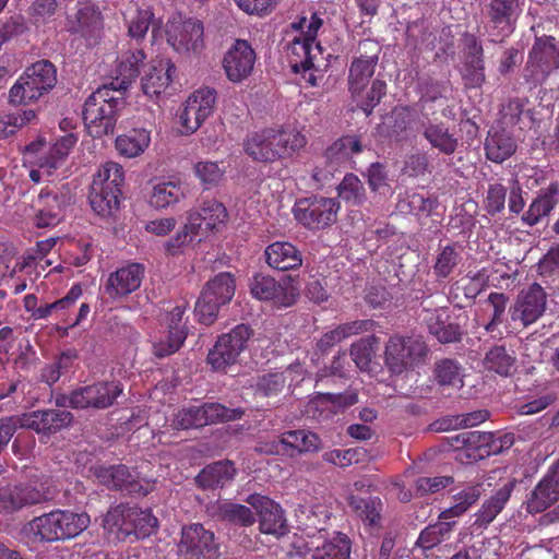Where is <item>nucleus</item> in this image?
Wrapping results in <instances>:
<instances>
[{
    "label": "nucleus",
    "mask_w": 559,
    "mask_h": 559,
    "mask_svg": "<svg viewBox=\"0 0 559 559\" xmlns=\"http://www.w3.org/2000/svg\"><path fill=\"white\" fill-rule=\"evenodd\" d=\"M242 411L227 408L219 403H205L199 406H190L179 411L171 423L175 429L199 428L218 421H228L240 418Z\"/></svg>",
    "instance_id": "obj_14"
},
{
    "label": "nucleus",
    "mask_w": 559,
    "mask_h": 559,
    "mask_svg": "<svg viewBox=\"0 0 559 559\" xmlns=\"http://www.w3.org/2000/svg\"><path fill=\"white\" fill-rule=\"evenodd\" d=\"M17 421L21 428L51 435L67 427L72 421V414L64 409L34 411L22 414Z\"/></svg>",
    "instance_id": "obj_26"
},
{
    "label": "nucleus",
    "mask_w": 559,
    "mask_h": 559,
    "mask_svg": "<svg viewBox=\"0 0 559 559\" xmlns=\"http://www.w3.org/2000/svg\"><path fill=\"white\" fill-rule=\"evenodd\" d=\"M427 347L420 336L390 337L385 345L384 361L392 373L400 374L424 362Z\"/></svg>",
    "instance_id": "obj_10"
},
{
    "label": "nucleus",
    "mask_w": 559,
    "mask_h": 559,
    "mask_svg": "<svg viewBox=\"0 0 559 559\" xmlns=\"http://www.w3.org/2000/svg\"><path fill=\"white\" fill-rule=\"evenodd\" d=\"M151 141V130L133 128L116 138L115 147L120 156L135 158L148 148Z\"/></svg>",
    "instance_id": "obj_38"
},
{
    "label": "nucleus",
    "mask_w": 559,
    "mask_h": 559,
    "mask_svg": "<svg viewBox=\"0 0 559 559\" xmlns=\"http://www.w3.org/2000/svg\"><path fill=\"white\" fill-rule=\"evenodd\" d=\"M537 272L543 277L559 275V245L552 246L539 260Z\"/></svg>",
    "instance_id": "obj_64"
},
{
    "label": "nucleus",
    "mask_w": 559,
    "mask_h": 559,
    "mask_svg": "<svg viewBox=\"0 0 559 559\" xmlns=\"http://www.w3.org/2000/svg\"><path fill=\"white\" fill-rule=\"evenodd\" d=\"M167 43L185 58L199 57L204 48V27L197 19L174 17L167 24Z\"/></svg>",
    "instance_id": "obj_12"
},
{
    "label": "nucleus",
    "mask_w": 559,
    "mask_h": 559,
    "mask_svg": "<svg viewBox=\"0 0 559 559\" xmlns=\"http://www.w3.org/2000/svg\"><path fill=\"white\" fill-rule=\"evenodd\" d=\"M123 182L122 166L116 162L105 163L92 182L90 204L93 211L100 216L112 215L119 209Z\"/></svg>",
    "instance_id": "obj_7"
},
{
    "label": "nucleus",
    "mask_w": 559,
    "mask_h": 559,
    "mask_svg": "<svg viewBox=\"0 0 559 559\" xmlns=\"http://www.w3.org/2000/svg\"><path fill=\"white\" fill-rule=\"evenodd\" d=\"M322 26V20L312 14L310 19L300 17L290 25L292 38L288 39L285 50L293 72L300 73L302 80L310 86L318 85L328 67L317 35Z\"/></svg>",
    "instance_id": "obj_1"
},
{
    "label": "nucleus",
    "mask_w": 559,
    "mask_h": 559,
    "mask_svg": "<svg viewBox=\"0 0 559 559\" xmlns=\"http://www.w3.org/2000/svg\"><path fill=\"white\" fill-rule=\"evenodd\" d=\"M340 204L335 199L314 197L295 203L294 216L309 229H321L336 221Z\"/></svg>",
    "instance_id": "obj_15"
},
{
    "label": "nucleus",
    "mask_w": 559,
    "mask_h": 559,
    "mask_svg": "<svg viewBox=\"0 0 559 559\" xmlns=\"http://www.w3.org/2000/svg\"><path fill=\"white\" fill-rule=\"evenodd\" d=\"M280 444L288 447L299 453L316 452L321 448V441L318 435L305 429L284 432L281 437Z\"/></svg>",
    "instance_id": "obj_49"
},
{
    "label": "nucleus",
    "mask_w": 559,
    "mask_h": 559,
    "mask_svg": "<svg viewBox=\"0 0 559 559\" xmlns=\"http://www.w3.org/2000/svg\"><path fill=\"white\" fill-rule=\"evenodd\" d=\"M216 98L217 94L214 88L202 87L191 93L185 104L190 107L189 112L200 117L204 122L213 114Z\"/></svg>",
    "instance_id": "obj_51"
},
{
    "label": "nucleus",
    "mask_w": 559,
    "mask_h": 559,
    "mask_svg": "<svg viewBox=\"0 0 559 559\" xmlns=\"http://www.w3.org/2000/svg\"><path fill=\"white\" fill-rule=\"evenodd\" d=\"M157 523L151 510L120 504L107 512L103 526L109 538L124 540L132 535L135 538L150 536L155 532Z\"/></svg>",
    "instance_id": "obj_4"
},
{
    "label": "nucleus",
    "mask_w": 559,
    "mask_h": 559,
    "mask_svg": "<svg viewBox=\"0 0 559 559\" xmlns=\"http://www.w3.org/2000/svg\"><path fill=\"white\" fill-rule=\"evenodd\" d=\"M435 374L438 383L442 386L461 389L463 386V374L457 362L451 359H443L436 365Z\"/></svg>",
    "instance_id": "obj_56"
},
{
    "label": "nucleus",
    "mask_w": 559,
    "mask_h": 559,
    "mask_svg": "<svg viewBox=\"0 0 559 559\" xmlns=\"http://www.w3.org/2000/svg\"><path fill=\"white\" fill-rule=\"evenodd\" d=\"M95 475L99 483L108 488L126 490L129 493L147 495L153 489L151 483H147L145 487L139 485L124 465L98 467Z\"/></svg>",
    "instance_id": "obj_29"
},
{
    "label": "nucleus",
    "mask_w": 559,
    "mask_h": 559,
    "mask_svg": "<svg viewBox=\"0 0 559 559\" xmlns=\"http://www.w3.org/2000/svg\"><path fill=\"white\" fill-rule=\"evenodd\" d=\"M515 361L514 353L499 345L492 347L486 354L484 362L488 370L508 377L515 370Z\"/></svg>",
    "instance_id": "obj_52"
},
{
    "label": "nucleus",
    "mask_w": 559,
    "mask_h": 559,
    "mask_svg": "<svg viewBox=\"0 0 559 559\" xmlns=\"http://www.w3.org/2000/svg\"><path fill=\"white\" fill-rule=\"evenodd\" d=\"M546 293L539 284H533L527 289L522 290L510 308V317L514 322H520L523 326L535 323L545 312Z\"/></svg>",
    "instance_id": "obj_22"
},
{
    "label": "nucleus",
    "mask_w": 559,
    "mask_h": 559,
    "mask_svg": "<svg viewBox=\"0 0 559 559\" xmlns=\"http://www.w3.org/2000/svg\"><path fill=\"white\" fill-rule=\"evenodd\" d=\"M57 82L55 66L47 60L38 61L26 68L10 88L9 98L14 105H23L39 99Z\"/></svg>",
    "instance_id": "obj_9"
},
{
    "label": "nucleus",
    "mask_w": 559,
    "mask_h": 559,
    "mask_svg": "<svg viewBox=\"0 0 559 559\" xmlns=\"http://www.w3.org/2000/svg\"><path fill=\"white\" fill-rule=\"evenodd\" d=\"M154 19L150 8H136L124 13V21L128 25V35L133 39H143Z\"/></svg>",
    "instance_id": "obj_53"
},
{
    "label": "nucleus",
    "mask_w": 559,
    "mask_h": 559,
    "mask_svg": "<svg viewBox=\"0 0 559 559\" xmlns=\"http://www.w3.org/2000/svg\"><path fill=\"white\" fill-rule=\"evenodd\" d=\"M276 141V153L280 158L292 157L294 154L301 151L306 144L307 139L305 134L296 127L287 126L282 128H273Z\"/></svg>",
    "instance_id": "obj_43"
},
{
    "label": "nucleus",
    "mask_w": 559,
    "mask_h": 559,
    "mask_svg": "<svg viewBox=\"0 0 559 559\" xmlns=\"http://www.w3.org/2000/svg\"><path fill=\"white\" fill-rule=\"evenodd\" d=\"M273 128H266L250 133L243 144L245 152L254 160L272 163L278 159L276 141Z\"/></svg>",
    "instance_id": "obj_31"
},
{
    "label": "nucleus",
    "mask_w": 559,
    "mask_h": 559,
    "mask_svg": "<svg viewBox=\"0 0 559 559\" xmlns=\"http://www.w3.org/2000/svg\"><path fill=\"white\" fill-rule=\"evenodd\" d=\"M454 440L456 442L455 449L477 450V456L480 459L496 454L504 448H510L513 443V438L509 435L497 437L492 432L480 431H463L457 433Z\"/></svg>",
    "instance_id": "obj_25"
},
{
    "label": "nucleus",
    "mask_w": 559,
    "mask_h": 559,
    "mask_svg": "<svg viewBox=\"0 0 559 559\" xmlns=\"http://www.w3.org/2000/svg\"><path fill=\"white\" fill-rule=\"evenodd\" d=\"M559 194V185L550 183L530 204L528 210L523 214L522 221L527 226H535L544 217L548 216L557 204V195Z\"/></svg>",
    "instance_id": "obj_37"
},
{
    "label": "nucleus",
    "mask_w": 559,
    "mask_h": 559,
    "mask_svg": "<svg viewBox=\"0 0 559 559\" xmlns=\"http://www.w3.org/2000/svg\"><path fill=\"white\" fill-rule=\"evenodd\" d=\"M251 331L246 324H238L229 333L218 337L214 347L207 355V362L214 370H224L227 366L236 362L246 344Z\"/></svg>",
    "instance_id": "obj_17"
},
{
    "label": "nucleus",
    "mask_w": 559,
    "mask_h": 559,
    "mask_svg": "<svg viewBox=\"0 0 559 559\" xmlns=\"http://www.w3.org/2000/svg\"><path fill=\"white\" fill-rule=\"evenodd\" d=\"M488 159L502 163L516 150V144L511 134L504 129L491 128L485 143Z\"/></svg>",
    "instance_id": "obj_39"
},
{
    "label": "nucleus",
    "mask_w": 559,
    "mask_h": 559,
    "mask_svg": "<svg viewBox=\"0 0 559 559\" xmlns=\"http://www.w3.org/2000/svg\"><path fill=\"white\" fill-rule=\"evenodd\" d=\"M210 512L218 520L235 525L249 526L255 522V515L249 507L228 500L217 501L212 504Z\"/></svg>",
    "instance_id": "obj_40"
},
{
    "label": "nucleus",
    "mask_w": 559,
    "mask_h": 559,
    "mask_svg": "<svg viewBox=\"0 0 559 559\" xmlns=\"http://www.w3.org/2000/svg\"><path fill=\"white\" fill-rule=\"evenodd\" d=\"M193 171L200 182L209 189L219 183L225 174V168L217 162L201 160L194 164Z\"/></svg>",
    "instance_id": "obj_58"
},
{
    "label": "nucleus",
    "mask_w": 559,
    "mask_h": 559,
    "mask_svg": "<svg viewBox=\"0 0 559 559\" xmlns=\"http://www.w3.org/2000/svg\"><path fill=\"white\" fill-rule=\"evenodd\" d=\"M76 141L78 138L69 133L58 139L52 145H48L43 140L28 144L25 158L27 163L34 166L29 170L31 179L38 183L43 177L50 176L64 162Z\"/></svg>",
    "instance_id": "obj_8"
},
{
    "label": "nucleus",
    "mask_w": 559,
    "mask_h": 559,
    "mask_svg": "<svg viewBox=\"0 0 559 559\" xmlns=\"http://www.w3.org/2000/svg\"><path fill=\"white\" fill-rule=\"evenodd\" d=\"M557 500H559L558 489L546 477H543L527 500L526 509L530 513L536 514L545 511Z\"/></svg>",
    "instance_id": "obj_50"
},
{
    "label": "nucleus",
    "mask_w": 559,
    "mask_h": 559,
    "mask_svg": "<svg viewBox=\"0 0 559 559\" xmlns=\"http://www.w3.org/2000/svg\"><path fill=\"white\" fill-rule=\"evenodd\" d=\"M123 392L122 385L117 381L98 382L81 386L70 394H62L57 397L56 403L61 407L72 408H107Z\"/></svg>",
    "instance_id": "obj_11"
},
{
    "label": "nucleus",
    "mask_w": 559,
    "mask_h": 559,
    "mask_svg": "<svg viewBox=\"0 0 559 559\" xmlns=\"http://www.w3.org/2000/svg\"><path fill=\"white\" fill-rule=\"evenodd\" d=\"M176 75V66L168 58L152 60L141 76V91L153 102L170 94Z\"/></svg>",
    "instance_id": "obj_18"
},
{
    "label": "nucleus",
    "mask_w": 559,
    "mask_h": 559,
    "mask_svg": "<svg viewBox=\"0 0 559 559\" xmlns=\"http://www.w3.org/2000/svg\"><path fill=\"white\" fill-rule=\"evenodd\" d=\"M423 135L433 148L445 155H452L459 145L457 136L443 122H428L424 127Z\"/></svg>",
    "instance_id": "obj_41"
},
{
    "label": "nucleus",
    "mask_w": 559,
    "mask_h": 559,
    "mask_svg": "<svg viewBox=\"0 0 559 559\" xmlns=\"http://www.w3.org/2000/svg\"><path fill=\"white\" fill-rule=\"evenodd\" d=\"M236 469L230 461H219L204 467L197 476L203 488L223 487L234 479Z\"/></svg>",
    "instance_id": "obj_45"
},
{
    "label": "nucleus",
    "mask_w": 559,
    "mask_h": 559,
    "mask_svg": "<svg viewBox=\"0 0 559 559\" xmlns=\"http://www.w3.org/2000/svg\"><path fill=\"white\" fill-rule=\"evenodd\" d=\"M198 216V233L200 236H206L210 233L218 231L227 221V211L223 203L216 200H206L200 209L188 212L187 217Z\"/></svg>",
    "instance_id": "obj_32"
},
{
    "label": "nucleus",
    "mask_w": 559,
    "mask_h": 559,
    "mask_svg": "<svg viewBox=\"0 0 559 559\" xmlns=\"http://www.w3.org/2000/svg\"><path fill=\"white\" fill-rule=\"evenodd\" d=\"M365 453L366 451L364 448L332 450L323 454V460L328 463L345 467L361 462Z\"/></svg>",
    "instance_id": "obj_62"
},
{
    "label": "nucleus",
    "mask_w": 559,
    "mask_h": 559,
    "mask_svg": "<svg viewBox=\"0 0 559 559\" xmlns=\"http://www.w3.org/2000/svg\"><path fill=\"white\" fill-rule=\"evenodd\" d=\"M186 198L185 186L175 180H160L152 185L148 204L155 210H165Z\"/></svg>",
    "instance_id": "obj_35"
},
{
    "label": "nucleus",
    "mask_w": 559,
    "mask_h": 559,
    "mask_svg": "<svg viewBox=\"0 0 559 559\" xmlns=\"http://www.w3.org/2000/svg\"><path fill=\"white\" fill-rule=\"evenodd\" d=\"M247 502L254 508L259 515V526L263 534L283 536L287 533V524L281 506L267 497L250 495Z\"/></svg>",
    "instance_id": "obj_24"
},
{
    "label": "nucleus",
    "mask_w": 559,
    "mask_h": 559,
    "mask_svg": "<svg viewBox=\"0 0 559 559\" xmlns=\"http://www.w3.org/2000/svg\"><path fill=\"white\" fill-rule=\"evenodd\" d=\"M461 260L460 252L455 246L448 245L443 247L436 257L433 264V274L438 280L449 277Z\"/></svg>",
    "instance_id": "obj_55"
},
{
    "label": "nucleus",
    "mask_w": 559,
    "mask_h": 559,
    "mask_svg": "<svg viewBox=\"0 0 559 559\" xmlns=\"http://www.w3.org/2000/svg\"><path fill=\"white\" fill-rule=\"evenodd\" d=\"M178 549L186 559H215L217 557L214 534L201 524H191L182 528Z\"/></svg>",
    "instance_id": "obj_20"
},
{
    "label": "nucleus",
    "mask_w": 559,
    "mask_h": 559,
    "mask_svg": "<svg viewBox=\"0 0 559 559\" xmlns=\"http://www.w3.org/2000/svg\"><path fill=\"white\" fill-rule=\"evenodd\" d=\"M466 53L464 78L466 84L472 87L480 86L485 81L483 48L473 35L463 38Z\"/></svg>",
    "instance_id": "obj_36"
},
{
    "label": "nucleus",
    "mask_w": 559,
    "mask_h": 559,
    "mask_svg": "<svg viewBox=\"0 0 559 559\" xmlns=\"http://www.w3.org/2000/svg\"><path fill=\"white\" fill-rule=\"evenodd\" d=\"M362 152L360 139L356 135H346L333 142L325 152L330 164L340 166L354 155Z\"/></svg>",
    "instance_id": "obj_47"
},
{
    "label": "nucleus",
    "mask_w": 559,
    "mask_h": 559,
    "mask_svg": "<svg viewBox=\"0 0 559 559\" xmlns=\"http://www.w3.org/2000/svg\"><path fill=\"white\" fill-rule=\"evenodd\" d=\"M222 305L217 301L211 300L205 295L201 294L194 308V313L198 321L202 324L210 325L216 318Z\"/></svg>",
    "instance_id": "obj_63"
},
{
    "label": "nucleus",
    "mask_w": 559,
    "mask_h": 559,
    "mask_svg": "<svg viewBox=\"0 0 559 559\" xmlns=\"http://www.w3.org/2000/svg\"><path fill=\"white\" fill-rule=\"evenodd\" d=\"M236 292V281L231 273L221 272L206 282L201 294L221 305L228 304Z\"/></svg>",
    "instance_id": "obj_44"
},
{
    "label": "nucleus",
    "mask_w": 559,
    "mask_h": 559,
    "mask_svg": "<svg viewBox=\"0 0 559 559\" xmlns=\"http://www.w3.org/2000/svg\"><path fill=\"white\" fill-rule=\"evenodd\" d=\"M50 493L32 485H0V513L10 514L49 499Z\"/></svg>",
    "instance_id": "obj_23"
},
{
    "label": "nucleus",
    "mask_w": 559,
    "mask_h": 559,
    "mask_svg": "<svg viewBox=\"0 0 559 559\" xmlns=\"http://www.w3.org/2000/svg\"><path fill=\"white\" fill-rule=\"evenodd\" d=\"M512 486L504 485L498 489L489 499L484 501L480 509L476 513L475 524L486 527L502 511L509 501Z\"/></svg>",
    "instance_id": "obj_46"
},
{
    "label": "nucleus",
    "mask_w": 559,
    "mask_h": 559,
    "mask_svg": "<svg viewBox=\"0 0 559 559\" xmlns=\"http://www.w3.org/2000/svg\"><path fill=\"white\" fill-rule=\"evenodd\" d=\"M67 205L68 199L66 195L41 191L34 203V224L39 228L58 225L63 218Z\"/></svg>",
    "instance_id": "obj_27"
},
{
    "label": "nucleus",
    "mask_w": 559,
    "mask_h": 559,
    "mask_svg": "<svg viewBox=\"0 0 559 559\" xmlns=\"http://www.w3.org/2000/svg\"><path fill=\"white\" fill-rule=\"evenodd\" d=\"M185 307L176 306L169 314V324L166 335L155 337L153 350L155 356L163 358L176 353L187 337L185 325L181 324Z\"/></svg>",
    "instance_id": "obj_28"
},
{
    "label": "nucleus",
    "mask_w": 559,
    "mask_h": 559,
    "mask_svg": "<svg viewBox=\"0 0 559 559\" xmlns=\"http://www.w3.org/2000/svg\"><path fill=\"white\" fill-rule=\"evenodd\" d=\"M257 53L245 39H236L222 59V68L231 83H242L253 72Z\"/></svg>",
    "instance_id": "obj_19"
},
{
    "label": "nucleus",
    "mask_w": 559,
    "mask_h": 559,
    "mask_svg": "<svg viewBox=\"0 0 559 559\" xmlns=\"http://www.w3.org/2000/svg\"><path fill=\"white\" fill-rule=\"evenodd\" d=\"M145 55L141 49L129 50L122 53L117 60L116 76L108 86L121 94L133 80L139 75L140 64L143 63Z\"/></svg>",
    "instance_id": "obj_33"
},
{
    "label": "nucleus",
    "mask_w": 559,
    "mask_h": 559,
    "mask_svg": "<svg viewBox=\"0 0 559 559\" xmlns=\"http://www.w3.org/2000/svg\"><path fill=\"white\" fill-rule=\"evenodd\" d=\"M269 266L280 271L294 270L302 264L301 252L288 241H275L264 251Z\"/></svg>",
    "instance_id": "obj_34"
},
{
    "label": "nucleus",
    "mask_w": 559,
    "mask_h": 559,
    "mask_svg": "<svg viewBox=\"0 0 559 559\" xmlns=\"http://www.w3.org/2000/svg\"><path fill=\"white\" fill-rule=\"evenodd\" d=\"M378 338L374 335L360 338L350 347V356L360 370H368Z\"/></svg>",
    "instance_id": "obj_59"
},
{
    "label": "nucleus",
    "mask_w": 559,
    "mask_h": 559,
    "mask_svg": "<svg viewBox=\"0 0 559 559\" xmlns=\"http://www.w3.org/2000/svg\"><path fill=\"white\" fill-rule=\"evenodd\" d=\"M338 197L350 205H360L366 201V190L361 180L354 174H347L337 186Z\"/></svg>",
    "instance_id": "obj_54"
},
{
    "label": "nucleus",
    "mask_w": 559,
    "mask_h": 559,
    "mask_svg": "<svg viewBox=\"0 0 559 559\" xmlns=\"http://www.w3.org/2000/svg\"><path fill=\"white\" fill-rule=\"evenodd\" d=\"M299 528L309 538L304 546L306 559H349L350 542L345 534L335 533L332 537H326L324 525L330 519L329 511L322 506L308 508L299 507L296 511Z\"/></svg>",
    "instance_id": "obj_2"
},
{
    "label": "nucleus",
    "mask_w": 559,
    "mask_h": 559,
    "mask_svg": "<svg viewBox=\"0 0 559 559\" xmlns=\"http://www.w3.org/2000/svg\"><path fill=\"white\" fill-rule=\"evenodd\" d=\"M558 69L559 43L551 36L536 38L526 66L527 78L535 83H542Z\"/></svg>",
    "instance_id": "obj_16"
},
{
    "label": "nucleus",
    "mask_w": 559,
    "mask_h": 559,
    "mask_svg": "<svg viewBox=\"0 0 559 559\" xmlns=\"http://www.w3.org/2000/svg\"><path fill=\"white\" fill-rule=\"evenodd\" d=\"M522 9L520 0H491L489 16L493 28L497 29L495 40H501L509 36L514 29V22Z\"/></svg>",
    "instance_id": "obj_30"
},
{
    "label": "nucleus",
    "mask_w": 559,
    "mask_h": 559,
    "mask_svg": "<svg viewBox=\"0 0 559 559\" xmlns=\"http://www.w3.org/2000/svg\"><path fill=\"white\" fill-rule=\"evenodd\" d=\"M253 298L269 301L277 308H287L296 302L298 288L289 276L275 280L271 275L254 274L249 283Z\"/></svg>",
    "instance_id": "obj_13"
},
{
    "label": "nucleus",
    "mask_w": 559,
    "mask_h": 559,
    "mask_svg": "<svg viewBox=\"0 0 559 559\" xmlns=\"http://www.w3.org/2000/svg\"><path fill=\"white\" fill-rule=\"evenodd\" d=\"M358 50L361 55L349 67L348 88L357 107L369 116L384 96L386 84L384 81L373 80L366 91L378 64L380 47L373 40H364L359 43Z\"/></svg>",
    "instance_id": "obj_3"
},
{
    "label": "nucleus",
    "mask_w": 559,
    "mask_h": 559,
    "mask_svg": "<svg viewBox=\"0 0 559 559\" xmlns=\"http://www.w3.org/2000/svg\"><path fill=\"white\" fill-rule=\"evenodd\" d=\"M79 29L84 35L93 34L102 27L103 19L100 11L91 4L82 7L76 14Z\"/></svg>",
    "instance_id": "obj_60"
},
{
    "label": "nucleus",
    "mask_w": 559,
    "mask_h": 559,
    "mask_svg": "<svg viewBox=\"0 0 559 559\" xmlns=\"http://www.w3.org/2000/svg\"><path fill=\"white\" fill-rule=\"evenodd\" d=\"M91 523L87 513H75L70 510H53L35 518L28 523V531L39 540L58 542L71 539L85 531Z\"/></svg>",
    "instance_id": "obj_5"
},
{
    "label": "nucleus",
    "mask_w": 559,
    "mask_h": 559,
    "mask_svg": "<svg viewBox=\"0 0 559 559\" xmlns=\"http://www.w3.org/2000/svg\"><path fill=\"white\" fill-rule=\"evenodd\" d=\"M198 216L187 217L183 227L165 243V249L169 254H176L180 249L189 243L194 237L200 236L198 233L199 223L195 222Z\"/></svg>",
    "instance_id": "obj_57"
},
{
    "label": "nucleus",
    "mask_w": 559,
    "mask_h": 559,
    "mask_svg": "<svg viewBox=\"0 0 559 559\" xmlns=\"http://www.w3.org/2000/svg\"><path fill=\"white\" fill-rule=\"evenodd\" d=\"M145 269L141 263H129L109 273L103 284L105 295L112 300H120L141 287Z\"/></svg>",
    "instance_id": "obj_21"
},
{
    "label": "nucleus",
    "mask_w": 559,
    "mask_h": 559,
    "mask_svg": "<svg viewBox=\"0 0 559 559\" xmlns=\"http://www.w3.org/2000/svg\"><path fill=\"white\" fill-rule=\"evenodd\" d=\"M298 366L290 365L285 372H273L264 374L257 383V392L264 396L278 393L285 385L286 376L290 374Z\"/></svg>",
    "instance_id": "obj_61"
},
{
    "label": "nucleus",
    "mask_w": 559,
    "mask_h": 559,
    "mask_svg": "<svg viewBox=\"0 0 559 559\" xmlns=\"http://www.w3.org/2000/svg\"><path fill=\"white\" fill-rule=\"evenodd\" d=\"M348 503L364 524L371 531H378L381 525L383 503L379 498H360L350 496Z\"/></svg>",
    "instance_id": "obj_42"
},
{
    "label": "nucleus",
    "mask_w": 559,
    "mask_h": 559,
    "mask_svg": "<svg viewBox=\"0 0 559 559\" xmlns=\"http://www.w3.org/2000/svg\"><path fill=\"white\" fill-rule=\"evenodd\" d=\"M116 93L110 86L104 85L85 100L83 119L92 136L100 138L114 131L118 108L123 103L121 95Z\"/></svg>",
    "instance_id": "obj_6"
},
{
    "label": "nucleus",
    "mask_w": 559,
    "mask_h": 559,
    "mask_svg": "<svg viewBox=\"0 0 559 559\" xmlns=\"http://www.w3.org/2000/svg\"><path fill=\"white\" fill-rule=\"evenodd\" d=\"M483 488L480 484L464 487L454 495V504L443 510L439 519L451 520L464 514L480 498Z\"/></svg>",
    "instance_id": "obj_48"
}]
</instances>
